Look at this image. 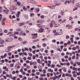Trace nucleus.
Here are the masks:
<instances>
[{"label": "nucleus", "mask_w": 80, "mask_h": 80, "mask_svg": "<svg viewBox=\"0 0 80 80\" xmlns=\"http://www.w3.org/2000/svg\"><path fill=\"white\" fill-rule=\"evenodd\" d=\"M12 79L13 80H16V77H13L12 78Z\"/></svg>", "instance_id": "58"}, {"label": "nucleus", "mask_w": 80, "mask_h": 80, "mask_svg": "<svg viewBox=\"0 0 80 80\" xmlns=\"http://www.w3.org/2000/svg\"><path fill=\"white\" fill-rule=\"evenodd\" d=\"M20 11L18 12L16 14L17 17L18 18L19 17V16H20Z\"/></svg>", "instance_id": "2"}, {"label": "nucleus", "mask_w": 80, "mask_h": 80, "mask_svg": "<svg viewBox=\"0 0 80 80\" xmlns=\"http://www.w3.org/2000/svg\"><path fill=\"white\" fill-rule=\"evenodd\" d=\"M42 45H43V47H46L47 45L45 43H44L42 44Z\"/></svg>", "instance_id": "33"}, {"label": "nucleus", "mask_w": 80, "mask_h": 80, "mask_svg": "<svg viewBox=\"0 0 80 80\" xmlns=\"http://www.w3.org/2000/svg\"><path fill=\"white\" fill-rule=\"evenodd\" d=\"M43 73H46V70L45 69H43Z\"/></svg>", "instance_id": "54"}, {"label": "nucleus", "mask_w": 80, "mask_h": 80, "mask_svg": "<svg viewBox=\"0 0 80 80\" xmlns=\"http://www.w3.org/2000/svg\"><path fill=\"white\" fill-rule=\"evenodd\" d=\"M32 73H35V69L32 70Z\"/></svg>", "instance_id": "45"}, {"label": "nucleus", "mask_w": 80, "mask_h": 80, "mask_svg": "<svg viewBox=\"0 0 80 80\" xmlns=\"http://www.w3.org/2000/svg\"><path fill=\"white\" fill-rule=\"evenodd\" d=\"M15 58H18V55H15Z\"/></svg>", "instance_id": "53"}, {"label": "nucleus", "mask_w": 80, "mask_h": 80, "mask_svg": "<svg viewBox=\"0 0 80 80\" xmlns=\"http://www.w3.org/2000/svg\"><path fill=\"white\" fill-rule=\"evenodd\" d=\"M4 43V41L2 39H0V43Z\"/></svg>", "instance_id": "9"}, {"label": "nucleus", "mask_w": 80, "mask_h": 80, "mask_svg": "<svg viewBox=\"0 0 80 80\" xmlns=\"http://www.w3.org/2000/svg\"><path fill=\"white\" fill-rule=\"evenodd\" d=\"M19 54L20 56H22V55H23V53L20 52V53H19Z\"/></svg>", "instance_id": "25"}, {"label": "nucleus", "mask_w": 80, "mask_h": 80, "mask_svg": "<svg viewBox=\"0 0 80 80\" xmlns=\"http://www.w3.org/2000/svg\"><path fill=\"white\" fill-rule=\"evenodd\" d=\"M56 66L57 67H58V68H60L61 67V65H59L58 64H57Z\"/></svg>", "instance_id": "27"}, {"label": "nucleus", "mask_w": 80, "mask_h": 80, "mask_svg": "<svg viewBox=\"0 0 80 80\" xmlns=\"http://www.w3.org/2000/svg\"><path fill=\"white\" fill-rule=\"evenodd\" d=\"M17 3L18 5L19 6H20V2H17Z\"/></svg>", "instance_id": "40"}, {"label": "nucleus", "mask_w": 80, "mask_h": 80, "mask_svg": "<svg viewBox=\"0 0 80 80\" xmlns=\"http://www.w3.org/2000/svg\"><path fill=\"white\" fill-rule=\"evenodd\" d=\"M70 2H72V3H75V1L73 0H70Z\"/></svg>", "instance_id": "26"}, {"label": "nucleus", "mask_w": 80, "mask_h": 80, "mask_svg": "<svg viewBox=\"0 0 80 80\" xmlns=\"http://www.w3.org/2000/svg\"><path fill=\"white\" fill-rule=\"evenodd\" d=\"M37 25L38 27H42V25L41 24H37Z\"/></svg>", "instance_id": "13"}, {"label": "nucleus", "mask_w": 80, "mask_h": 80, "mask_svg": "<svg viewBox=\"0 0 80 80\" xmlns=\"http://www.w3.org/2000/svg\"><path fill=\"white\" fill-rule=\"evenodd\" d=\"M73 19V17H70L69 18V20H72Z\"/></svg>", "instance_id": "47"}, {"label": "nucleus", "mask_w": 80, "mask_h": 80, "mask_svg": "<svg viewBox=\"0 0 80 80\" xmlns=\"http://www.w3.org/2000/svg\"><path fill=\"white\" fill-rule=\"evenodd\" d=\"M65 58L67 59L68 58V56H64Z\"/></svg>", "instance_id": "39"}, {"label": "nucleus", "mask_w": 80, "mask_h": 80, "mask_svg": "<svg viewBox=\"0 0 80 80\" xmlns=\"http://www.w3.org/2000/svg\"><path fill=\"white\" fill-rule=\"evenodd\" d=\"M51 68H55V65L53 64H52L51 65Z\"/></svg>", "instance_id": "11"}, {"label": "nucleus", "mask_w": 80, "mask_h": 80, "mask_svg": "<svg viewBox=\"0 0 80 80\" xmlns=\"http://www.w3.org/2000/svg\"><path fill=\"white\" fill-rule=\"evenodd\" d=\"M22 30V29H21L18 28V29H16V31H18V32H19L20 31H21Z\"/></svg>", "instance_id": "24"}, {"label": "nucleus", "mask_w": 80, "mask_h": 80, "mask_svg": "<svg viewBox=\"0 0 80 80\" xmlns=\"http://www.w3.org/2000/svg\"><path fill=\"white\" fill-rule=\"evenodd\" d=\"M59 26H60V24H55L54 25L55 27H59Z\"/></svg>", "instance_id": "7"}, {"label": "nucleus", "mask_w": 80, "mask_h": 80, "mask_svg": "<svg viewBox=\"0 0 80 80\" xmlns=\"http://www.w3.org/2000/svg\"><path fill=\"white\" fill-rule=\"evenodd\" d=\"M44 31V29L41 28V29H39V32L40 33H42V32H43Z\"/></svg>", "instance_id": "5"}, {"label": "nucleus", "mask_w": 80, "mask_h": 80, "mask_svg": "<svg viewBox=\"0 0 80 80\" xmlns=\"http://www.w3.org/2000/svg\"><path fill=\"white\" fill-rule=\"evenodd\" d=\"M68 28L69 29H71V28H72V25H70L68 27Z\"/></svg>", "instance_id": "19"}, {"label": "nucleus", "mask_w": 80, "mask_h": 80, "mask_svg": "<svg viewBox=\"0 0 80 80\" xmlns=\"http://www.w3.org/2000/svg\"><path fill=\"white\" fill-rule=\"evenodd\" d=\"M24 55H27V53L26 52H23L22 53Z\"/></svg>", "instance_id": "28"}, {"label": "nucleus", "mask_w": 80, "mask_h": 80, "mask_svg": "<svg viewBox=\"0 0 80 80\" xmlns=\"http://www.w3.org/2000/svg\"><path fill=\"white\" fill-rule=\"evenodd\" d=\"M6 20V18H2V20L1 21V22H5Z\"/></svg>", "instance_id": "8"}, {"label": "nucleus", "mask_w": 80, "mask_h": 80, "mask_svg": "<svg viewBox=\"0 0 80 80\" xmlns=\"http://www.w3.org/2000/svg\"><path fill=\"white\" fill-rule=\"evenodd\" d=\"M52 42L53 43H55V42H56V40L53 39L52 40Z\"/></svg>", "instance_id": "56"}, {"label": "nucleus", "mask_w": 80, "mask_h": 80, "mask_svg": "<svg viewBox=\"0 0 80 80\" xmlns=\"http://www.w3.org/2000/svg\"><path fill=\"white\" fill-rule=\"evenodd\" d=\"M31 16V17H33L34 16V14L33 12H31L30 13Z\"/></svg>", "instance_id": "20"}, {"label": "nucleus", "mask_w": 80, "mask_h": 80, "mask_svg": "<svg viewBox=\"0 0 80 80\" xmlns=\"http://www.w3.org/2000/svg\"><path fill=\"white\" fill-rule=\"evenodd\" d=\"M4 58H6V57H7V53H5L4 55Z\"/></svg>", "instance_id": "29"}, {"label": "nucleus", "mask_w": 80, "mask_h": 80, "mask_svg": "<svg viewBox=\"0 0 80 80\" xmlns=\"http://www.w3.org/2000/svg\"><path fill=\"white\" fill-rule=\"evenodd\" d=\"M38 63H41L40 59H38L37 60Z\"/></svg>", "instance_id": "23"}, {"label": "nucleus", "mask_w": 80, "mask_h": 80, "mask_svg": "<svg viewBox=\"0 0 80 80\" xmlns=\"http://www.w3.org/2000/svg\"><path fill=\"white\" fill-rule=\"evenodd\" d=\"M54 71L55 72H57L58 71V69L57 68H55L54 69Z\"/></svg>", "instance_id": "38"}, {"label": "nucleus", "mask_w": 80, "mask_h": 80, "mask_svg": "<svg viewBox=\"0 0 80 80\" xmlns=\"http://www.w3.org/2000/svg\"><path fill=\"white\" fill-rule=\"evenodd\" d=\"M16 34V35H18L19 33L17 32H14V35H15Z\"/></svg>", "instance_id": "21"}, {"label": "nucleus", "mask_w": 80, "mask_h": 80, "mask_svg": "<svg viewBox=\"0 0 80 80\" xmlns=\"http://www.w3.org/2000/svg\"><path fill=\"white\" fill-rule=\"evenodd\" d=\"M18 40L22 41V38H18Z\"/></svg>", "instance_id": "34"}, {"label": "nucleus", "mask_w": 80, "mask_h": 80, "mask_svg": "<svg viewBox=\"0 0 80 80\" xmlns=\"http://www.w3.org/2000/svg\"><path fill=\"white\" fill-rule=\"evenodd\" d=\"M68 43L69 45V44H71V42H70V41L69 40L68 42Z\"/></svg>", "instance_id": "48"}, {"label": "nucleus", "mask_w": 80, "mask_h": 80, "mask_svg": "<svg viewBox=\"0 0 80 80\" xmlns=\"http://www.w3.org/2000/svg\"><path fill=\"white\" fill-rule=\"evenodd\" d=\"M76 48H77V49H79L80 48V47H79V46L78 45L76 46Z\"/></svg>", "instance_id": "30"}, {"label": "nucleus", "mask_w": 80, "mask_h": 80, "mask_svg": "<svg viewBox=\"0 0 80 80\" xmlns=\"http://www.w3.org/2000/svg\"><path fill=\"white\" fill-rule=\"evenodd\" d=\"M72 50H76V47H73L72 48Z\"/></svg>", "instance_id": "49"}, {"label": "nucleus", "mask_w": 80, "mask_h": 80, "mask_svg": "<svg viewBox=\"0 0 80 80\" xmlns=\"http://www.w3.org/2000/svg\"><path fill=\"white\" fill-rule=\"evenodd\" d=\"M37 37V36H33L32 37V38H33V39H34V38H36Z\"/></svg>", "instance_id": "42"}, {"label": "nucleus", "mask_w": 80, "mask_h": 80, "mask_svg": "<svg viewBox=\"0 0 80 80\" xmlns=\"http://www.w3.org/2000/svg\"><path fill=\"white\" fill-rule=\"evenodd\" d=\"M77 6H78V7H80V4L79 3L77 4Z\"/></svg>", "instance_id": "64"}, {"label": "nucleus", "mask_w": 80, "mask_h": 80, "mask_svg": "<svg viewBox=\"0 0 80 80\" xmlns=\"http://www.w3.org/2000/svg\"><path fill=\"white\" fill-rule=\"evenodd\" d=\"M50 64L49 63H48V67H51V64Z\"/></svg>", "instance_id": "31"}, {"label": "nucleus", "mask_w": 80, "mask_h": 80, "mask_svg": "<svg viewBox=\"0 0 80 80\" xmlns=\"http://www.w3.org/2000/svg\"><path fill=\"white\" fill-rule=\"evenodd\" d=\"M29 51H30V52H32V48H30L29 49Z\"/></svg>", "instance_id": "41"}, {"label": "nucleus", "mask_w": 80, "mask_h": 80, "mask_svg": "<svg viewBox=\"0 0 80 80\" xmlns=\"http://www.w3.org/2000/svg\"><path fill=\"white\" fill-rule=\"evenodd\" d=\"M61 55H62V56H64V55H65V53H64V52L62 53Z\"/></svg>", "instance_id": "55"}, {"label": "nucleus", "mask_w": 80, "mask_h": 80, "mask_svg": "<svg viewBox=\"0 0 80 80\" xmlns=\"http://www.w3.org/2000/svg\"><path fill=\"white\" fill-rule=\"evenodd\" d=\"M64 10H62L61 11V14L62 15H63V13H64Z\"/></svg>", "instance_id": "12"}, {"label": "nucleus", "mask_w": 80, "mask_h": 80, "mask_svg": "<svg viewBox=\"0 0 80 80\" xmlns=\"http://www.w3.org/2000/svg\"><path fill=\"white\" fill-rule=\"evenodd\" d=\"M51 23L52 25H54V24H55V22L54 21H52Z\"/></svg>", "instance_id": "18"}, {"label": "nucleus", "mask_w": 80, "mask_h": 80, "mask_svg": "<svg viewBox=\"0 0 80 80\" xmlns=\"http://www.w3.org/2000/svg\"><path fill=\"white\" fill-rule=\"evenodd\" d=\"M14 65V63H12V64H10V66L11 67H13Z\"/></svg>", "instance_id": "16"}, {"label": "nucleus", "mask_w": 80, "mask_h": 80, "mask_svg": "<svg viewBox=\"0 0 80 80\" xmlns=\"http://www.w3.org/2000/svg\"><path fill=\"white\" fill-rule=\"evenodd\" d=\"M77 74L78 75H80V72H77Z\"/></svg>", "instance_id": "63"}, {"label": "nucleus", "mask_w": 80, "mask_h": 80, "mask_svg": "<svg viewBox=\"0 0 80 80\" xmlns=\"http://www.w3.org/2000/svg\"><path fill=\"white\" fill-rule=\"evenodd\" d=\"M32 76H36V74L34 73H32Z\"/></svg>", "instance_id": "37"}, {"label": "nucleus", "mask_w": 80, "mask_h": 80, "mask_svg": "<svg viewBox=\"0 0 80 80\" xmlns=\"http://www.w3.org/2000/svg\"><path fill=\"white\" fill-rule=\"evenodd\" d=\"M48 72H51L52 73H53V71L52 70L51 68H50L48 69Z\"/></svg>", "instance_id": "6"}, {"label": "nucleus", "mask_w": 80, "mask_h": 80, "mask_svg": "<svg viewBox=\"0 0 80 80\" xmlns=\"http://www.w3.org/2000/svg\"><path fill=\"white\" fill-rule=\"evenodd\" d=\"M69 38V36L68 35L66 36V38L67 39H68V38Z\"/></svg>", "instance_id": "52"}, {"label": "nucleus", "mask_w": 80, "mask_h": 80, "mask_svg": "<svg viewBox=\"0 0 80 80\" xmlns=\"http://www.w3.org/2000/svg\"><path fill=\"white\" fill-rule=\"evenodd\" d=\"M22 43H23V44L24 45L25 44H26V43H28V42L27 41H25L22 42Z\"/></svg>", "instance_id": "15"}, {"label": "nucleus", "mask_w": 80, "mask_h": 80, "mask_svg": "<svg viewBox=\"0 0 80 80\" xmlns=\"http://www.w3.org/2000/svg\"><path fill=\"white\" fill-rule=\"evenodd\" d=\"M36 12H40V9L39 8H37L36 11Z\"/></svg>", "instance_id": "17"}, {"label": "nucleus", "mask_w": 80, "mask_h": 80, "mask_svg": "<svg viewBox=\"0 0 80 80\" xmlns=\"http://www.w3.org/2000/svg\"><path fill=\"white\" fill-rule=\"evenodd\" d=\"M12 33V32H10L8 33L7 35H11Z\"/></svg>", "instance_id": "44"}, {"label": "nucleus", "mask_w": 80, "mask_h": 80, "mask_svg": "<svg viewBox=\"0 0 80 80\" xmlns=\"http://www.w3.org/2000/svg\"><path fill=\"white\" fill-rule=\"evenodd\" d=\"M8 55H9V56H11L12 55V52H10L8 53Z\"/></svg>", "instance_id": "32"}, {"label": "nucleus", "mask_w": 80, "mask_h": 80, "mask_svg": "<svg viewBox=\"0 0 80 80\" xmlns=\"http://www.w3.org/2000/svg\"><path fill=\"white\" fill-rule=\"evenodd\" d=\"M14 38L15 39H17V38H18V37L16 36H14Z\"/></svg>", "instance_id": "57"}, {"label": "nucleus", "mask_w": 80, "mask_h": 80, "mask_svg": "<svg viewBox=\"0 0 80 80\" xmlns=\"http://www.w3.org/2000/svg\"><path fill=\"white\" fill-rule=\"evenodd\" d=\"M10 51V49H7L5 50V52H9Z\"/></svg>", "instance_id": "14"}, {"label": "nucleus", "mask_w": 80, "mask_h": 80, "mask_svg": "<svg viewBox=\"0 0 80 80\" xmlns=\"http://www.w3.org/2000/svg\"><path fill=\"white\" fill-rule=\"evenodd\" d=\"M41 77H46V74H41Z\"/></svg>", "instance_id": "22"}, {"label": "nucleus", "mask_w": 80, "mask_h": 80, "mask_svg": "<svg viewBox=\"0 0 80 80\" xmlns=\"http://www.w3.org/2000/svg\"><path fill=\"white\" fill-rule=\"evenodd\" d=\"M70 39L71 40V43H73L74 42V41H73V38H70Z\"/></svg>", "instance_id": "10"}, {"label": "nucleus", "mask_w": 80, "mask_h": 80, "mask_svg": "<svg viewBox=\"0 0 80 80\" xmlns=\"http://www.w3.org/2000/svg\"><path fill=\"white\" fill-rule=\"evenodd\" d=\"M77 63L78 65H80V62H77Z\"/></svg>", "instance_id": "62"}, {"label": "nucleus", "mask_w": 80, "mask_h": 80, "mask_svg": "<svg viewBox=\"0 0 80 80\" xmlns=\"http://www.w3.org/2000/svg\"><path fill=\"white\" fill-rule=\"evenodd\" d=\"M4 32L5 33H7L8 32V30H4Z\"/></svg>", "instance_id": "61"}, {"label": "nucleus", "mask_w": 80, "mask_h": 80, "mask_svg": "<svg viewBox=\"0 0 80 80\" xmlns=\"http://www.w3.org/2000/svg\"><path fill=\"white\" fill-rule=\"evenodd\" d=\"M54 3H55L56 5L57 6H59L61 5V3L59 2L58 1H56L54 2Z\"/></svg>", "instance_id": "1"}, {"label": "nucleus", "mask_w": 80, "mask_h": 80, "mask_svg": "<svg viewBox=\"0 0 80 80\" xmlns=\"http://www.w3.org/2000/svg\"><path fill=\"white\" fill-rule=\"evenodd\" d=\"M36 74L38 75H40V72H36Z\"/></svg>", "instance_id": "59"}, {"label": "nucleus", "mask_w": 80, "mask_h": 80, "mask_svg": "<svg viewBox=\"0 0 80 80\" xmlns=\"http://www.w3.org/2000/svg\"><path fill=\"white\" fill-rule=\"evenodd\" d=\"M73 76L74 77H77V76L76 74H74Z\"/></svg>", "instance_id": "51"}, {"label": "nucleus", "mask_w": 80, "mask_h": 80, "mask_svg": "<svg viewBox=\"0 0 80 80\" xmlns=\"http://www.w3.org/2000/svg\"><path fill=\"white\" fill-rule=\"evenodd\" d=\"M51 8L52 9H55V8L53 6H51Z\"/></svg>", "instance_id": "35"}, {"label": "nucleus", "mask_w": 80, "mask_h": 80, "mask_svg": "<svg viewBox=\"0 0 80 80\" xmlns=\"http://www.w3.org/2000/svg\"><path fill=\"white\" fill-rule=\"evenodd\" d=\"M26 62L27 63H30V61H28V60H27L26 61Z\"/></svg>", "instance_id": "43"}, {"label": "nucleus", "mask_w": 80, "mask_h": 80, "mask_svg": "<svg viewBox=\"0 0 80 80\" xmlns=\"http://www.w3.org/2000/svg\"><path fill=\"white\" fill-rule=\"evenodd\" d=\"M28 60H31L32 59V58L30 57H28L27 58Z\"/></svg>", "instance_id": "46"}, {"label": "nucleus", "mask_w": 80, "mask_h": 80, "mask_svg": "<svg viewBox=\"0 0 80 80\" xmlns=\"http://www.w3.org/2000/svg\"><path fill=\"white\" fill-rule=\"evenodd\" d=\"M58 50H59V51H60V52H62V50H61L60 48H58Z\"/></svg>", "instance_id": "36"}, {"label": "nucleus", "mask_w": 80, "mask_h": 80, "mask_svg": "<svg viewBox=\"0 0 80 80\" xmlns=\"http://www.w3.org/2000/svg\"><path fill=\"white\" fill-rule=\"evenodd\" d=\"M22 8L23 10H24V11H25V12H27V8H25V6H23Z\"/></svg>", "instance_id": "3"}, {"label": "nucleus", "mask_w": 80, "mask_h": 80, "mask_svg": "<svg viewBox=\"0 0 80 80\" xmlns=\"http://www.w3.org/2000/svg\"><path fill=\"white\" fill-rule=\"evenodd\" d=\"M33 68H34L36 69L37 68V66L36 65H34L33 67Z\"/></svg>", "instance_id": "50"}, {"label": "nucleus", "mask_w": 80, "mask_h": 80, "mask_svg": "<svg viewBox=\"0 0 80 80\" xmlns=\"http://www.w3.org/2000/svg\"><path fill=\"white\" fill-rule=\"evenodd\" d=\"M36 63H37V62H33L32 64L33 65H36Z\"/></svg>", "instance_id": "60"}, {"label": "nucleus", "mask_w": 80, "mask_h": 80, "mask_svg": "<svg viewBox=\"0 0 80 80\" xmlns=\"http://www.w3.org/2000/svg\"><path fill=\"white\" fill-rule=\"evenodd\" d=\"M25 25V22H22V23H20L19 24V26H20V27L22 26V25Z\"/></svg>", "instance_id": "4"}]
</instances>
